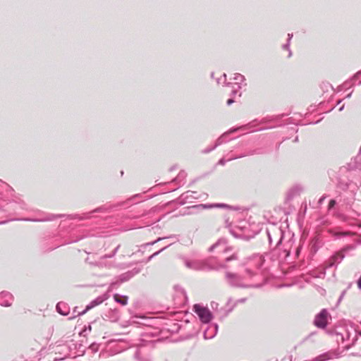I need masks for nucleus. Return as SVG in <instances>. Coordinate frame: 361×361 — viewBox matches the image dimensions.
<instances>
[{
    "instance_id": "2eb2a0df",
    "label": "nucleus",
    "mask_w": 361,
    "mask_h": 361,
    "mask_svg": "<svg viewBox=\"0 0 361 361\" xmlns=\"http://www.w3.org/2000/svg\"><path fill=\"white\" fill-rule=\"evenodd\" d=\"M218 249V252H224L227 250L226 241L224 239L219 240L215 244L212 245L209 248L210 251H214Z\"/></svg>"
},
{
    "instance_id": "f03ea898",
    "label": "nucleus",
    "mask_w": 361,
    "mask_h": 361,
    "mask_svg": "<svg viewBox=\"0 0 361 361\" xmlns=\"http://www.w3.org/2000/svg\"><path fill=\"white\" fill-rule=\"evenodd\" d=\"M226 278L229 284L232 286L240 288H248L254 286V285L249 283L250 279L252 277H249L246 274L245 276H242L238 274L226 272ZM255 287H258V286H255Z\"/></svg>"
},
{
    "instance_id": "bb28decb",
    "label": "nucleus",
    "mask_w": 361,
    "mask_h": 361,
    "mask_svg": "<svg viewBox=\"0 0 361 361\" xmlns=\"http://www.w3.org/2000/svg\"><path fill=\"white\" fill-rule=\"evenodd\" d=\"M245 157V154H241V155H239V156H236V157H231L228 159H226L224 157L221 158L219 161V164L220 165H224L227 161H231V160H234V159H238V158H242V157Z\"/></svg>"
},
{
    "instance_id": "cd10ccee",
    "label": "nucleus",
    "mask_w": 361,
    "mask_h": 361,
    "mask_svg": "<svg viewBox=\"0 0 361 361\" xmlns=\"http://www.w3.org/2000/svg\"><path fill=\"white\" fill-rule=\"evenodd\" d=\"M360 75H361V72H358L357 73H356L354 77L351 79V80H347L345 81L343 84V87H345V88H348V87H350L353 85V83H351L353 80H355L356 78H357Z\"/></svg>"
},
{
    "instance_id": "de8ad7c7",
    "label": "nucleus",
    "mask_w": 361,
    "mask_h": 361,
    "mask_svg": "<svg viewBox=\"0 0 361 361\" xmlns=\"http://www.w3.org/2000/svg\"><path fill=\"white\" fill-rule=\"evenodd\" d=\"M324 199V197H321L320 200H319V202L321 203L323 201Z\"/></svg>"
},
{
    "instance_id": "603ef678",
    "label": "nucleus",
    "mask_w": 361,
    "mask_h": 361,
    "mask_svg": "<svg viewBox=\"0 0 361 361\" xmlns=\"http://www.w3.org/2000/svg\"><path fill=\"white\" fill-rule=\"evenodd\" d=\"M294 141H295V142H297V141H298V137H295V140H294Z\"/></svg>"
},
{
    "instance_id": "a211bd4d",
    "label": "nucleus",
    "mask_w": 361,
    "mask_h": 361,
    "mask_svg": "<svg viewBox=\"0 0 361 361\" xmlns=\"http://www.w3.org/2000/svg\"><path fill=\"white\" fill-rule=\"evenodd\" d=\"M361 186V182L359 185H357L356 183H353L352 181L349 183H345L343 184V183H340V188L343 190H349L351 192L354 193L355 190H357L359 187Z\"/></svg>"
},
{
    "instance_id": "f8f14e48",
    "label": "nucleus",
    "mask_w": 361,
    "mask_h": 361,
    "mask_svg": "<svg viewBox=\"0 0 361 361\" xmlns=\"http://www.w3.org/2000/svg\"><path fill=\"white\" fill-rule=\"evenodd\" d=\"M204 330V338L205 339L213 338L217 333L218 325L216 324H205Z\"/></svg>"
},
{
    "instance_id": "423d86ee",
    "label": "nucleus",
    "mask_w": 361,
    "mask_h": 361,
    "mask_svg": "<svg viewBox=\"0 0 361 361\" xmlns=\"http://www.w3.org/2000/svg\"><path fill=\"white\" fill-rule=\"evenodd\" d=\"M193 310L202 323L208 324L212 320V314L207 307L196 304L194 305Z\"/></svg>"
},
{
    "instance_id": "4c0bfd02",
    "label": "nucleus",
    "mask_w": 361,
    "mask_h": 361,
    "mask_svg": "<svg viewBox=\"0 0 361 361\" xmlns=\"http://www.w3.org/2000/svg\"><path fill=\"white\" fill-rule=\"evenodd\" d=\"M292 37H293V34H291V33H288V39H287V42L290 43V40H291Z\"/></svg>"
},
{
    "instance_id": "a19ab883",
    "label": "nucleus",
    "mask_w": 361,
    "mask_h": 361,
    "mask_svg": "<svg viewBox=\"0 0 361 361\" xmlns=\"http://www.w3.org/2000/svg\"><path fill=\"white\" fill-rule=\"evenodd\" d=\"M163 238H159L157 240L154 241V242H152L150 243H148L147 245H154L156 242L157 241H159L161 240H162Z\"/></svg>"
},
{
    "instance_id": "4d7b16f0",
    "label": "nucleus",
    "mask_w": 361,
    "mask_h": 361,
    "mask_svg": "<svg viewBox=\"0 0 361 361\" xmlns=\"http://www.w3.org/2000/svg\"><path fill=\"white\" fill-rule=\"evenodd\" d=\"M359 84H360V85L361 84V81L359 82Z\"/></svg>"
},
{
    "instance_id": "2f4dec72",
    "label": "nucleus",
    "mask_w": 361,
    "mask_h": 361,
    "mask_svg": "<svg viewBox=\"0 0 361 361\" xmlns=\"http://www.w3.org/2000/svg\"><path fill=\"white\" fill-rule=\"evenodd\" d=\"M85 353L84 347L82 344H78V353L73 355V357L82 355Z\"/></svg>"
},
{
    "instance_id": "a18cd8bd",
    "label": "nucleus",
    "mask_w": 361,
    "mask_h": 361,
    "mask_svg": "<svg viewBox=\"0 0 361 361\" xmlns=\"http://www.w3.org/2000/svg\"><path fill=\"white\" fill-rule=\"evenodd\" d=\"M344 109V105L339 108V111H341Z\"/></svg>"
},
{
    "instance_id": "1a4fd4ad",
    "label": "nucleus",
    "mask_w": 361,
    "mask_h": 361,
    "mask_svg": "<svg viewBox=\"0 0 361 361\" xmlns=\"http://www.w3.org/2000/svg\"><path fill=\"white\" fill-rule=\"evenodd\" d=\"M329 314L326 309H323L321 312L315 316L314 324V325L321 329H324L327 326L328 317Z\"/></svg>"
},
{
    "instance_id": "ddd939ff",
    "label": "nucleus",
    "mask_w": 361,
    "mask_h": 361,
    "mask_svg": "<svg viewBox=\"0 0 361 361\" xmlns=\"http://www.w3.org/2000/svg\"><path fill=\"white\" fill-rule=\"evenodd\" d=\"M1 209V207H0ZM26 204L23 201L19 200V201L13 200L9 203L6 204V208L2 209L5 212H10L11 210L16 211L18 209H25Z\"/></svg>"
},
{
    "instance_id": "dca6fc26",
    "label": "nucleus",
    "mask_w": 361,
    "mask_h": 361,
    "mask_svg": "<svg viewBox=\"0 0 361 361\" xmlns=\"http://www.w3.org/2000/svg\"><path fill=\"white\" fill-rule=\"evenodd\" d=\"M106 298L103 296H99L96 299L93 300L89 305L86 306V308L82 311L78 313V314H83L89 310L93 308L94 307L101 304Z\"/></svg>"
},
{
    "instance_id": "49530a36",
    "label": "nucleus",
    "mask_w": 361,
    "mask_h": 361,
    "mask_svg": "<svg viewBox=\"0 0 361 361\" xmlns=\"http://www.w3.org/2000/svg\"><path fill=\"white\" fill-rule=\"evenodd\" d=\"M245 300H246L245 298H243V299L240 300L239 302H243L245 301Z\"/></svg>"
},
{
    "instance_id": "e433bc0d",
    "label": "nucleus",
    "mask_w": 361,
    "mask_h": 361,
    "mask_svg": "<svg viewBox=\"0 0 361 361\" xmlns=\"http://www.w3.org/2000/svg\"><path fill=\"white\" fill-rule=\"evenodd\" d=\"M103 209H104L103 207H99V208L93 210L92 212H91V213L102 212V211H103Z\"/></svg>"
},
{
    "instance_id": "3c124183",
    "label": "nucleus",
    "mask_w": 361,
    "mask_h": 361,
    "mask_svg": "<svg viewBox=\"0 0 361 361\" xmlns=\"http://www.w3.org/2000/svg\"><path fill=\"white\" fill-rule=\"evenodd\" d=\"M183 176H184L183 173L179 174V177H183Z\"/></svg>"
},
{
    "instance_id": "9d476101",
    "label": "nucleus",
    "mask_w": 361,
    "mask_h": 361,
    "mask_svg": "<svg viewBox=\"0 0 361 361\" xmlns=\"http://www.w3.org/2000/svg\"><path fill=\"white\" fill-rule=\"evenodd\" d=\"M141 269L140 268H134L133 269L122 274L119 276V281H115L111 283L110 286L114 288L115 286H118L120 283L128 281L135 275L140 273Z\"/></svg>"
},
{
    "instance_id": "6e6552de",
    "label": "nucleus",
    "mask_w": 361,
    "mask_h": 361,
    "mask_svg": "<svg viewBox=\"0 0 361 361\" xmlns=\"http://www.w3.org/2000/svg\"><path fill=\"white\" fill-rule=\"evenodd\" d=\"M184 264L188 269L195 271H203L209 269L207 264L202 260H189L184 259Z\"/></svg>"
},
{
    "instance_id": "473e14b6",
    "label": "nucleus",
    "mask_w": 361,
    "mask_h": 361,
    "mask_svg": "<svg viewBox=\"0 0 361 361\" xmlns=\"http://www.w3.org/2000/svg\"><path fill=\"white\" fill-rule=\"evenodd\" d=\"M336 200H331L329 203V209H331L336 204Z\"/></svg>"
},
{
    "instance_id": "b1692460",
    "label": "nucleus",
    "mask_w": 361,
    "mask_h": 361,
    "mask_svg": "<svg viewBox=\"0 0 361 361\" xmlns=\"http://www.w3.org/2000/svg\"><path fill=\"white\" fill-rule=\"evenodd\" d=\"M226 77V74L224 73L220 78L216 79L217 84L230 87V85H232V82H227Z\"/></svg>"
},
{
    "instance_id": "5fc2aeb1",
    "label": "nucleus",
    "mask_w": 361,
    "mask_h": 361,
    "mask_svg": "<svg viewBox=\"0 0 361 361\" xmlns=\"http://www.w3.org/2000/svg\"><path fill=\"white\" fill-rule=\"evenodd\" d=\"M231 233H233V235H235V233H233V231H231Z\"/></svg>"
},
{
    "instance_id": "ea45409f",
    "label": "nucleus",
    "mask_w": 361,
    "mask_h": 361,
    "mask_svg": "<svg viewBox=\"0 0 361 361\" xmlns=\"http://www.w3.org/2000/svg\"><path fill=\"white\" fill-rule=\"evenodd\" d=\"M225 224H226V226L227 227L230 226L231 223L229 222L228 219H226L225 220Z\"/></svg>"
},
{
    "instance_id": "7c9ffc66",
    "label": "nucleus",
    "mask_w": 361,
    "mask_h": 361,
    "mask_svg": "<svg viewBox=\"0 0 361 361\" xmlns=\"http://www.w3.org/2000/svg\"><path fill=\"white\" fill-rule=\"evenodd\" d=\"M167 247V246L161 248V250H159V251L154 252V254H152V255H150L147 259V262H149L150 260H152L155 256L158 255L161 252H162L164 250H165L166 248Z\"/></svg>"
},
{
    "instance_id": "8fccbe9b",
    "label": "nucleus",
    "mask_w": 361,
    "mask_h": 361,
    "mask_svg": "<svg viewBox=\"0 0 361 361\" xmlns=\"http://www.w3.org/2000/svg\"><path fill=\"white\" fill-rule=\"evenodd\" d=\"M211 77H212V78H214V73H211Z\"/></svg>"
},
{
    "instance_id": "aec40b11",
    "label": "nucleus",
    "mask_w": 361,
    "mask_h": 361,
    "mask_svg": "<svg viewBox=\"0 0 361 361\" xmlns=\"http://www.w3.org/2000/svg\"><path fill=\"white\" fill-rule=\"evenodd\" d=\"M238 130V128H234V129H232L228 133H224L221 136H220L216 141V143L214 145V147H216L219 145H221V144H223L224 142H226V137L228 135L229 133H232V132H235Z\"/></svg>"
},
{
    "instance_id": "4be33fe9",
    "label": "nucleus",
    "mask_w": 361,
    "mask_h": 361,
    "mask_svg": "<svg viewBox=\"0 0 361 361\" xmlns=\"http://www.w3.org/2000/svg\"><path fill=\"white\" fill-rule=\"evenodd\" d=\"M332 358H333L332 353H326L319 355V356H317L314 359H313L312 361H326V360H329Z\"/></svg>"
},
{
    "instance_id": "c756f323",
    "label": "nucleus",
    "mask_w": 361,
    "mask_h": 361,
    "mask_svg": "<svg viewBox=\"0 0 361 361\" xmlns=\"http://www.w3.org/2000/svg\"><path fill=\"white\" fill-rule=\"evenodd\" d=\"M290 42H286V44L282 45V49L288 51V57L290 58L292 56V51L290 49Z\"/></svg>"
},
{
    "instance_id": "0eeeda50",
    "label": "nucleus",
    "mask_w": 361,
    "mask_h": 361,
    "mask_svg": "<svg viewBox=\"0 0 361 361\" xmlns=\"http://www.w3.org/2000/svg\"><path fill=\"white\" fill-rule=\"evenodd\" d=\"M63 215H55V214H43V216H42L40 218H37V219H32V218L12 219L11 220H8V221H0V225L4 224L8 222L9 221H35V222L51 221L55 220L57 218L61 217Z\"/></svg>"
},
{
    "instance_id": "393cba45",
    "label": "nucleus",
    "mask_w": 361,
    "mask_h": 361,
    "mask_svg": "<svg viewBox=\"0 0 361 361\" xmlns=\"http://www.w3.org/2000/svg\"><path fill=\"white\" fill-rule=\"evenodd\" d=\"M353 167L359 168L361 167V147L358 154L353 159Z\"/></svg>"
},
{
    "instance_id": "c03bdc74",
    "label": "nucleus",
    "mask_w": 361,
    "mask_h": 361,
    "mask_svg": "<svg viewBox=\"0 0 361 361\" xmlns=\"http://www.w3.org/2000/svg\"><path fill=\"white\" fill-rule=\"evenodd\" d=\"M89 218V214H85V216L82 217V219H87Z\"/></svg>"
},
{
    "instance_id": "f257e3e1",
    "label": "nucleus",
    "mask_w": 361,
    "mask_h": 361,
    "mask_svg": "<svg viewBox=\"0 0 361 361\" xmlns=\"http://www.w3.org/2000/svg\"><path fill=\"white\" fill-rule=\"evenodd\" d=\"M267 235L269 243H271L273 241H276V247L267 254V257L273 262L278 261L281 262L285 260L289 256L290 250L285 248L281 250L279 247V245L282 242L283 231L280 228L273 227L271 230H267Z\"/></svg>"
},
{
    "instance_id": "20e7f679",
    "label": "nucleus",
    "mask_w": 361,
    "mask_h": 361,
    "mask_svg": "<svg viewBox=\"0 0 361 361\" xmlns=\"http://www.w3.org/2000/svg\"><path fill=\"white\" fill-rule=\"evenodd\" d=\"M233 79L235 82L230 85L232 88L231 95L233 97L236 95L240 97L241 92H240V90L247 86L246 79L244 75L238 73L234 74Z\"/></svg>"
},
{
    "instance_id": "7ed1b4c3",
    "label": "nucleus",
    "mask_w": 361,
    "mask_h": 361,
    "mask_svg": "<svg viewBox=\"0 0 361 361\" xmlns=\"http://www.w3.org/2000/svg\"><path fill=\"white\" fill-rule=\"evenodd\" d=\"M264 257L262 255H255L250 258L247 262L245 273L249 277L255 275V269H259L262 267L264 263Z\"/></svg>"
},
{
    "instance_id": "412c9836",
    "label": "nucleus",
    "mask_w": 361,
    "mask_h": 361,
    "mask_svg": "<svg viewBox=\"0 0 361 361\" xmlns=\"http://www.w3.org/2000/svg\"><path fill=\"white\" fill-rule=\"evenodd\" d=\"M337 336H341V339L342 341V343L345 345L346 347L349 346L350 345L349 342L350 339V333L347 331H345L344 334H338Z\"/></svg>"
},
{
    "instance_id": "09e8293b",
    "label": "nucleus",
    "mask_w": 361,
    "mask_h": 361,
    "mask_svg": "<svg viewBox=\"0 0 361 361\" xmlns=\"http://www.w3.org/2000/svg\"><path fill=\"white\" fill-rule=\"evenodd\" d=\"M299 250L298 247L296 249V255H298Z\"/></svg>"
},
{
    "instance_id": "58836bf2",
    "label": "nucleus",
    "mask_w": 361,
    "mask_h": 361,
    "mask_svg": "<svg viewBox=\"0 0 361 361\" xmlns=\"http://www.w3.org/2000/svg\"><path fill=\"white\" fill-rule=\"evenodd\" d=\"M357 286H358V288L360 289H361V276L360 277V279L357 281Z\"/></svg>"
},
{
    "instance_id": "37998d69",
    "label": "nucleus",
    "mask_w": 361,
    "mask_h": 361,
    "mask_svg": "<svg viewBox=\"0 0 361 361\" xmlns=\"http://www.w3.org/2000/svg\"><path fill=\"white\" fill-rule=\"evenodd\" d=\"M234 259V256H233L232 257H228V258H226V261H227V262H228V261H230V260H231V259Z\"/></svg>"
},
{
    "instance_id": "5701e85b",
    "label": "nucleus",
    "mask_w": 361,
    "mask_h": 361,
    "mask_svg": "<svg viewBox=\"0 0 361 361\" xmlns=\"http://www.w3.org/2000/svg\"><path fill=\"white\" fill-rule=\"evenodd\" d=\"M114 298L115 301L121 304L122 305H126L128 303V298L127 296H125V295L120 296L118 294H115L114 295Z\"/></svg>"
},
{
    "instance_id": "6e6d98bb",
    "label": "nucleus",
    "mask_w": 361,
    "mask_h": 361,
    "mask_svg": "<svg viewBox=\"0 0 361 361\" xmlns=\"http://www.w3.org/2000/svg\"><path fill=\"white\" fill-rule=\"evenodd\" d=\"M231 233H233V235H235V233H233V231H231Z\"/></svg>"
},
{
    "instance_id": "9b49d317",
    "label": "nucleus",
    "mask_w": 361,
    "mask_h": 361,
    "mask_svg": "<svg viewBox=\"0 0 361 361\" xmlns=\"http://www.w3.org/2000/svg\"><path fill=\"white\" fill-rule=\"evenodd\" d=\"M193 209H212V208H224L229 210H237V207H234L233 206L224 204V203H217V204H200L194 205L192 207Z\"/></svg>"
},
{
    "instance_id": "c9c22d12",
    "label": "nucleus",
    "mask_w": 361,
    "mask_h": 361,
    "mask_svg": "<svg viewBox=\"0 0 361 361\" xmlns=\"http://www.w3.org/2000/svg\"><path fill=\"white\" fill-rule=\"evenodd\" d=\"M234 102V99L231 98V99H228L226 102V104L227 105L230 106L231 104H232Z\"/></svg>"
},
{
    "instance_id": "4468645a",
    "label": "nucleus",
    "mask_w": 361,
    "mask_h": 361,
    "mask_svg": "<svg viewBox=\"0 0 361 361\" xmlns=\"http://www.w3.org/2000/svg\"><path fill=\"white\" fill-rule=\"evenodd\" d=\"M0 300H1L0 305L1 306L10 307V306H11L14 298H13V295L11 293L7 292V291H2L0 293Z\"/></svg>"
},
{
    "instance_id": "f704fd0d",
    "label": "nucleus",
    "mask_w": 361,
    "mask_h": 361,
    "mask_svg": "<svg viewBox=\"0 0 361 361\" xmlns=\"http://www.w3.org/2000/svg\"><path fill=\"white\" fill-rule=\"evenodd\" d=\"M215 148H216V147H214V146H213L212 147H211V148H207V149H204L203 152H204V153H209V152H210L211 151L214 150Z\"/></svg>"
},
{
    "instance_id": "a878e982",
    "label": "nucleus",
    "mask_w": 361,
    "mask_h": 361,
    "mask_svg": "<svg viewBox=\"0 0 361 361\" xmlns=\"http://www.w3.org/2000/svg\"><path fill=\"white\" fill-rule=\"evenodd\" d=\"M135 358L138 361H151V360L147 357H143L142 355V351L140 349H138L134 355Z\"/></svg>"
},
{
    "instance_id": "f3484780",
    "label": "nucleus",
    "mask_w": 361,
    "mask_h": 361,
    "mask_svg": "<svg viewBox=\"0 0 361 361\" xmlns=\"http://www.w3.org/2000/svg\"><path fill=\"white\" fill-rule=\"evenodd\" d=\"M56 310L60 314L67 316L70 312V307L66 303L59 302L56 305Z\"/></svg>"
},
{
    "instance_id": "864d4df0",
    "label": "nucleus",
    "mask_w": 361,
    "mask_h": 361,
    "mask_svg": "<svg viewBox=\"0 0 361 361\" xmlns=\"http://www.w3.org/2000/svg\"><path fill=\"white\" fill-rule=\"evenodd\" d=\"M231 233H233V235H235V233H233V231H231Z\"/></svg>"
},
{
    "instance_id": "c85d7f7f",
    "label": "nucleus",
    "mask_w": 361,
    "mask_h": 361,
    "mask_svg": "<svg viewBox=\"0 0 361 361\" xmlns=\"http://www.w3.org/2000/svg\"><path fill=\"white\" fill-rule=\"evenodd\" d=\"M177 295L183 298H185V293L183 289L180 287H175Z\"/></svg>"
},
{
    "instance_id": "39448f33",
    "label": "nucleus",
    "mask_w": 361,
    "mask_h": 361,
    "mask_svg": "<svg viewBox=\"0 0 361 361\" xmlns=\"http://www.w3.org/2000/svg\"><path fill=\"white\" fill-rule=\"evenodd\" d=\"M119 248V245H118L110 255H105L102 256L99 261H92L90 259V257H87L86 259V262L89 263L90 265L98 267H107L111 268L114 267V264L111 262H107L106 259L107 258L113 257L117 252Z\"/></svg>"
},
{
    "instance_id": "79ce46f5",
    "label": "nucleus",
    "mask_w": 361,
    "mask_h": 361,
    "mask_svg": "<svg viewBox=\"0 0 361 361\" xmlns=\"http://www.w3.org/2000/svg\"><path fill=\"white\" fill-rule=\"evenodd\" d=\"M353 91H351L349 94H348L345 97V98H350L352 95Z\"/></svg>"
},
{
    "instance_id": "6ab92c4d",
    "label": "nucleus",
    "mask_w": 361,
    "mask_h": 361,
    "mask_svg": "<svg viewBox=\"0 0 361 361\" xmlns=\"http://www.w3.org/2000/svg\"><path fill=\"white\" fill-rule=\"evenodd\" d=\"M343 258L344 255L343 254L337 253L330 259L329 267H333L337 264H339Z\"/></svg>"
},
{
    "instance_id": "72a5a7b5",
    "label": "nucleus",
    "mask_w": 361,
    "mask_h": 361,
    "mask_svg": "<svg viewBox=\"0 0 361 361\" xmlns=\"http://www.w3.org/2000/svg\"><path fill=\"white\" fill-rule=\"evenodd\" d=\"M79 312H77L76 307L73 310L72 315L69 317V319L75 318L76 316H78Z\"/></svg>"
}]
</instances>
